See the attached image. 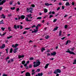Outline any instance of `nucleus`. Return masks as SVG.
<instances>
[{"label":"nucleus","mask_w":76,"mask_h":76,"mask_svg":"<svg viewBox=\"0 0 76 76\" xmlns=\"http://www.w3.org/2000/svg\"><path fill=\"white\" fill-rule=\"evenodd\" d=\"M70 49H68L67 51H66V53H69V54H73L74 55H75V53H74V52L72 51H71L69 50Z\"/></svg>","instance_id":"4"},{"label":"nucleus","mask_w":76,"mask_h":76,"mask_svg":"<svg viewBox=\"0 0 76 76\" xmlns=\"http://www.w3.org/2000/svg\"><path fill=\"white\" fill-rule=\"evenodd\" d=\"M11 15H12L11 14H10L8 15V16L9 17H10V16H11Z\"/></svg>","instance_id":"51"},{"label":"nucleus","mask_w":76,"mask_h":76,"mask_svg":"<svg viewBox=\"0 0 76 76\" xmlns=\"http://www.w3.org/2000/svg\"><path fill=\"white\" fill-rule=\"evenodd\" d=\"M18 50V48H15L14 50H13V52L14 53H17V50Z\"/></svg>","instance_id":"10"},{"label":"nucleus","mask_w":76,"mask_h":76,"mask_svg":"<svg viewBox=\"0 0 76 76\" xmlns=\"http://www.w3.org/2000/svg\"><path fill=\"white\" fill-rule=\"evenodd\" d=\"M29 68H32V65L31 64L29 65Z\"/></svg>","instance_id":"34"},{"label":"nucleus","mask_w":76,"mask_h":76,"mask_svg":"<svg viewBox=\"0 0 76 76\" xmlns=\"http://www.w3.org/2000/svg\"><path fill=\"white\" fill-rule=\"evenodd\" d=\"M6 53H7H7H8V49H7L6 50Z\"/></svg>","instance_id":"58"},{"label":"nucleus","mask_w":76,"mask_h":76,"mask_svg":"<svg viewBox=\"0 0 76 76\" xmlns=\"http://www.w3.org/2000/svg\"><path fill=\"white\" fill-rule=\"evenodd\" d=\"M11 10H14L15 9V7H11Z\"/></svg>","instance_id":"43"},{"label":"nucleus","mask_w":76,"mask_h":76,"mask_svg":"<svg viewBox=\"0 0 76 76\" xmlns=\"http://www.w3.org/2000/svg\"><path fill=\"white\" fill-rule=\"evenodd\" d=\"M25 63H26L25 61H23L21 63L22 64H25Z\"/></svg>","instance_id":"24"},{"label":"nucleus","mask_w":76,"mask_h":76,"mask_svg":"<svg viewBox=\"0 0 76 76\" xmlns=\"http://www.w3.org/2000/svg\"><path fill=\"white\" fill-rule=\"evenodd\" d=\"M73 64H76V59L74 60V62L73 63Z\"/></svg>","instance_id":"33"},{"label":"nucleus","mask_w":76,"mask_h":76,"mask_svg":"<svg viewBox=\"0 0 76 76\" xmlns=\"http://www.w3.org/2000/svg\"><path fill=\"white\" fill-rule=\"evenodd\" d=\"M6 1V0H4L2 1L1 2H0V6L1 5H3L4 3H5Z\"/></svg>","instance_id":"8"},{"label":"nucleus","mask_w":76,"mask_h":76,"mask_svg":"<svg viewBox=\"0 0 76 76\" xmlns=\"http://www.w3.org/2000/svg\"><path fill=\"white\" fill-rule=\"evenodd\" d=\"M14 1H10V5H12V4H13V2Z\"/></svg>","instance_id":"23"},{"label":"nucleus","mask_w":76,"mask_h":76,"mask_svg":"<svg viewBox=\"0 0 76 76\" xmlns=\"http://www.w3.org/2000/svg\"><path fill=\"white\" fill-rule=\"evenodd\" d=\"M57 19H54V20L53 21V22H56L57 21Z\"/></svg>","instance_id":"40"},{"label":"nucleus","mask_w":76,"mask_h":76,"mask_svg":"<svg viewBox=\"0 0 76 76\" xmlns=\"http://www.w3.org/2000/svg\"><path fill=\"white\" fill-rule=\"evenodd\" d=\"M10 58H9V57H7L6 59V60H7H7H8V59H9Z\"/></svg>","instance_id":"46"},{"label":"nucleus","mask_w":76,"mask_h":76,"mask_svg":"<svg viewBox=\"0 0 76 76\" xmlns=\"http://www.w3.org/2000/svg\"><path fill=\"white\" fill-rule=\"evenodd\" d=\"M52 17H53V15H50L49 16V18H52Z\"/></svg>","instance_id":"44"},{"label":"nucleus","mask_w":76,"mask_h":76,"mask_svg":"<svg viewBox=\"0 0 76 76\" xmlns=\"http://www.w3.org/2000/svg\"><path fill=\"white\" fill-rule=\"evenodd\" d=\"M14 28L16 29H17V26L16 25H14Z\"/></svg>","instance_id":"26"},{"label":"nucleus","mask_w":76,"mask_h":76,"mask_svg":"<svg viewBox=\"0 0 76 76\" xmlns=\"http://www.w3.org/2000/svg\"><path fill=\"white\" fill-rule=\"evenodd\" d=\"M58 28V27H56V28H55L53 30L54 31H56V30H57V29Z\"/></svg>","instance_id":"21"},{"label":"nucleus","mask_w":76,"mask_h":76,"mask_svg":"<svg viewBox=\"0 0 76 76\" xmlns=\"http://www.w3.org/2000/svg\"><path fill=\"white\" fill-rule=\"evenodd\" d=\"M65 38L66 37H62V38H61V39H62V40H63V39H65Z\"/></svg>","instance_id":"50"},{"label":"nucleus","mask_w":76,"mask_h":76,"mask_svg":"<svg viewBox=\"0 0 76 76\" xmlns=\"http://www.w3.org/2000/svg\"><path fill=\"white\" fill-rule=\"evenodd\" d=\"M37 19H42V18L41 17H37Z\"/></svg>","instance_id":"30"},{"label":"nucleus","mask_w":76,"mask_h":76,"mask_svg":"<svg viewBox=\"0 0 76 76\" xmlns=\"http://www.w3.org/2000/svg\"><path fill=\"white\" fill-rule=\"evenodd\" d=\"M1 29L3 31H4V29H5V28H3V27H2L1 28Z\"/></svg>","instance_id":"37"},{"label":"nucleus","mask_w":76,"mask_h":76,"mask_svg":"<svg viewBox=\"0 0 76 76\" xmlns=\"http://www.w3.org/2000/svg\"><path fill=\"white\" fill-rule=\"evenodd\" d=\"M12 51H13V48H11L10 50V53H12Z\"/></svg>","instance_id":"29"},{"label":"nucleus","mask_w":76,"mask_h":76,"mask_svg":"<svg viewBox=\"0 0 76 76\" xmlns=\"http://www.w3.org/2000/svg\"><path fill=\"white\" fill-rule=\"evenodd\" d=\"M25 16L24 15H22L20 17V18L21 19H25Z\"/></svg>","instance_id":"14"},{"label":"nucleus","mask_w":76,"mask_h":76,"mask_svg":"<svg viewBox=\"0 0 76 76\" xmlns=\"http://www.w3.org/2000/svg\"><path fill=\"white\" fill-rule=\"evenodd\" d=\"M34 32L35 33H36L38 32V30H37H37L34 29Z\"/></svg>","instance_id":"35"},{"label":"nucleus","mask_w":76,"mask_h":76,"mask_svg":"<svg viewBox=\"0 0 76 76\" xmlns=\"http://www.w3.org/2000/svg\"><path fill=\"white\" fill-rule=\"evenodd\" d=\"M27 64L26 63L24 65V66L25 67H26V66H27Z\"/></svg>","instance_id":"60"},{"label":"nucleus","mask_w":76,"mask_h":76,"mask_svg":"<svg viewBox=\"0 0 76 76\" xmlns=\"http://www.w3.org/2000/svg\"><path fill=\"white\" fill-rule=\"evenodd\" d=\"M60 9V7H59L57 8V9H56L57 10H59Z\"/></svg>","instance_id":"52"},{"label":"nucleus","mask_w":76,"mask_h":76,"mask_svg":"<svg viewBox=\"0 0 76 76\" xmlns=\"http://www.w3.org/2000/svg\"><path fill=\"white\" fill-rule=\"evenodd\" d=\"M45 38H46V39H48V38H50V37L47 35H46V36L45 37Z\"/></svg>","instance_id":"22"},{"label":"nucleus","mask_w":76,"mask_h":76,"mask_svg":"<svg viewBox=\"0 0 76 76\" xmlns=\"http://www.w3.org/2000/svg\"><path fill=\"white\" fill-rule=\"evenodd\" d=\"M17 3L18 4V5H20V2L19 1Z\"/></svg>","instance_id":"62"},{"label":"nucleus","mask_w":76,"mask_h":76,"mask_svg":"<svg viewBox=\"0 0 76 76\" xmlns=\"http://www.w3.org/2000/svg\"><path fill=\"white\" fill-rule=\"evenodd\" d=\"M1 18H3L4 19L6 18V16L4 15L3 14H2L1 15Z\"/></svg>","instance_id":"11"},{"label":"nucleus","mask_w":76,"mask_h":76,"mask_svg":"<svg viewBox=\"0 0 76 76\" xmlns=\"http://www.w3.org/2000/svg\"><path fill=\"white\" fill-rule=\"evenodd\" d=\"M37 72H39L40 71V69H37Z\"/></svg>","instance_id":"53"},{"label":"nucleus","mask_w":76,"mask_h":76,"mask_svg":"<svg viewBox=\"0 0 76 76\" xmlns=\"http://www.w3.org/2000/svg\"><path fill=\"white\" fill-rule=\"evenodd\" d=\"M2 9H3V7H0V11Z\"/></svg>","instance_id":"57"},{"label":"nucleus","mask_w":76,"mask_h":76,"mask_svg":"<svg viewBox=\"0 0 76 76\" xmlns=\"http://www.w3.org/2000/svg\"><path fill=\"white\" fill-rule=\"evenodd\" d=\"M66 5L67 6H70L69 2H67L66 3Z\"/></svg>","instance_id":"20"},{"label":"nucleus","mask_w":76,"mask_h":76,"mask_svg":"<svg viewBox=\"0 0 76 76\" xmlns=\"http://www.w3.org/2000/svg\"><path fill=\"white\" fill-rule=\"evenodd\" d=\"M75 48H72V49H71V51H73V50H75Z\"/></svg>","instance_id":"49"},{"label":"nucleus","mask_w":76,"mask_h":76,"mask_svg":"<svg viewBox=\"0 0 76 76\" xmlns=\"http://www.w3.org/2000/svg\"><path fill=\"white\" fill-rule=\"evenodd\" d=\"M37 26H38V27L39 26H41V24H38L37 25Z\"/></svg>","instance_id":"61"},{"label":"nucleus","mask_w":76,"mask_h":76,"mask_svg":"<svg viewBox=\"0 0 76 76\" xmlns=\"http://www.w3.org/2000/svg\"><path fill=\"white\" fill-rule=\"evenodd\" d=\"M43 75V73H39L38 74V76H42Z\"/></svg>","instance_id":"17"},{"label":"nucleus","mask_w":76,"mask_h":76,"mask_svg":"<svg viewBox=\"0 0 76 76\" xmlns=\"http://www.w3.org/2000/svg\"><path fill=\"white\" fill-rule=\"evenodd\" d=\"M30 60H34V58L31 57L29 58Z\"/></svg>","instance_id":"38"},{"label":"nucleus","mask_w":76,"mask_h":76,"mask_svg":"<svg viewBox=\"0 0 76 76\" xmlns=\"http://www.w3.org/2000/svg\"><path fill=\"white\" fill-rule=\"evenodd\" d=\"M2 76H7V75L6 74H3Z\"/></svg>","instance_id":"47"},{"label":"nucleus","mask_w":76,"mask_h":76,"mask_svg":"<svg viewBox=\"0 0 76 76\" xmlns=\"http://www.w3.org/2000/svg\"><path fill=\"white\" fill-rule=\"evenodd\" d=\"M67 25H65V27H64V28L65 29H66V28H67Z\"/></svg>","instance_id":"45"},{"label":"nucleus","mask_w":76,"mask_h":76,"mask_svg":"<svg viewBox=\"0 0 76 76\" xmlns=\"http://www.w3.org/2000/svg\"><path fill=\"white\" fill-rule=\"evenodd\" d=\"M27 33V31H25L23 33V34H25Z\"/></svg>","instance_id":"41"},{"label":"nucleus","mask_w":76,"mask_h":76,"mask_svg":"<svg viewBox=\"0 0 76 76\" xmlns=\"http://www.w3.org/2000/svg\"><path fill=\"white\" fill-rule=\"evenodd\" d=\"M56 52H53L52 53H51L50 54V56H55L56 55Z\"/></svg>","instance_id":"6"},{"label":"nucleus","mask_w":76,"mask_h":76,"mask_svg":"<svg viewBox=\"0 0 76 76\" xmlns=\"http://www.w3.org/2000/svg\"><path fill=\"white\" fill-rule=\"evenodd\" d=\"M35 27H36L35 25H33L32 26H31V28H35Z\"/></svg>","instance_id":"54"},{"label":"nucleus","mask_w":76,"mask_h":76,"mask_svg":"<svg viewBox=\"0 0 76 76\" xmlns=\"http://www.w3.org/2000/svg\"><path fill=\"white\" fill-rule=\"evenodd\" d=\"M47 56H51V54H50L49 53H48L47 54Z\"/></svg>","instance_id":"48"},{"label":"nucleus","mask_w":76,"mask_h":76,"mask_svg":"<svg viewBox=\"0 0 76 76\" xmlns=\"http://www.w3.org/2000/svg\"><path fill=\"white\" fill-rule=\"evenodd\" d=\"M39 28V27H38L37 26L36 27V29H38Z\"/></svg>","instance_id":"55"},{"label":"nucleus","mask_w":76,"mask_h":76,"mask_svg":"<svg viewBox=\"0 0 76 76\" xmlns=\"http://www.w3.org/2000/svg\"><path fill=\"white\" fill-rule=\"evenodd\" d=\"M69 44V40H68L66 41V42L65 44L66 45H67V44Z\"/></svg>","instance_id":"31"},{"label":"nucleus","mask_w":76,"mask_h":76,"mask_svg":"<svg viewBox=\"0 0 76 76\" xmlns=\"http://www.w3.org/2000/svg\"><path fill=\"white\" fill-rule=\"evenodd\" d=\"M6 34V32L4 33L3 34H1V36H4Z\"/></svg>","instance_id":"36"},{"label":"nucleus","mask_w":76,"mask_h":76,"mask_svg":"<svg viewBox=\"0 0 76 76\" xmlns=\"http://www.w3.org/2000/svg\"><path fill=\"white\" fill-rule=\"evenodd\" d=\"M31 29V27H29V28H25V29L26 30H28V29Z\"/></svg>","instance_id":"39"},{"label":"nucleus","mask_w":76,"mask_h":76,"mask_svg":"<svg viewBox=\"0 0 76 76\" xmlns=\"http://www.w3.org/2000/svg\"><path fill=\"white\" fill-rule=\"evenodd\" d=\"M61 70L58 69H57L55 70L54 72V73H55V74H57V73H61Z\"/></svg>","instance_id":"3"},{"label":"nucleus","mask_w":76,"mask_h":76,"mask_svg":"<svg viewBox=\"0 0 76 76\" xmlns=\"http://www.w3.org/2000/svg\"><path fill=\"white\" fill-rule=\"evenodd\" d=\"M8 29L10 31H12V30H11V28L10 27H9L8 28Z\"/></svg>","instance_id":"27"},{"label":"nucleus","mask_w":76,"mask_h":76,"mask_svg":"<svg viewBox=\"0 0 76 76\" xmlns=\"http://www.w3.org/2000/svg\"><path fill=\"white\" fill-rule=\"evenodd\" d=\"M49 66V64H46L45 66V69H47L48 68V66Z\"/></svg>","instance_id":"19"},{"label":"nucleus","mask_w":76,"mask_h":76,"mask_svg":"<svg viewBox=\"0 0 76 76\" xmlns=\"http://www.w3.org/2000/svg\"><path fill=\"white\" fill-rule=\"evenodd\" d=\"M27 17L29 18L30 19H32V15L30 14L26 15Z\"/></svg>","instance_id":"9"},{"label":"nucleus","mask_w":76,"mask_h":76,"mask_svg":"<svg viewBox=\"0 0 76 76\" xmlns=\"http://www.w3.org/2000/svg\"><path fill=\"white\" fill-rule=\"evenodd\" d=\"M68 16V15H66L64 16V18H66L67 17V16Z\"/></svg>","instance_id":"63"},{"label":"nucleus","mask_w":76,"mask_h":76,"mask_svg":"<svg viewBox=\"0 0 76 76\" xmlns=\"http://www.w3.org/2000/svg\"><path fill=\"white\" fill-rule=\"evenodd\" d=\"M45 50V48H42L41 49L42 52H43V51Z\"/></svg>","instance_id":"32"},{"label":"nucleus","mask_w":76,"mask_h":76,"mask_svg":"<svg viewBox=\"0 0 76 76\" xmlns=\"http://www.w3.org/2000/svg\"><path fill=\"white\" fill-rule=\"evenodd\" d=\"M36 64H34V65L33 66L34 67H37L38 66H39L41 64V62L39 61V60L38 59L37 60V61L36 62Z\"/></svg>","instance_id":"1"},{"label":"nucleus","mask_w":76,"mask_h":76,"mask_svg":"<svg viewBox=\"0 0 76 76\" xmlns=\"http://www.w3.org/2000/svg\"><path fill=\"white\" fill-rule=\"evenodd\" d=\"M62 32V31H59V36H61V34Z\"/></svg>","instance_id":"28"},{"label":"nucleus","mask_w":76,"mask_h":76,"mask_svg":"<svg viewBox=\"0 0 76 76\" xmlns=\"http://www.w3.org/2000/svg\"><path fill=\"white\" fill-rule=\"evenodd\" d=\"M25 19L26 21L27 22H31V21H32V20L28 19V18L27 17Z\"/></svg>","instance_id":"7"},{"label":"nucleus","mask_w":76,"mask_h":76,"mask_svg":"<svg viewBox=\"0 0 76 76\" xmlns=\"http://www.w3.org/2000/svg\"><path fill=\"white\" fill-rule=\"evenodd\" d=\"M31 75L29 72H26V76H30Z\"/></svg>","instance_id":"16"},{"label":"nucleus","mask_w":76,"mask_h":76,"mask_svg":"<svg viewBox=\"0 0 76 76\" xmlns=\"http://www.w3.org/2000/svg\"><path fill=\"white\" fill-rule=\"evenodd\" d=\"M32 7H35V5L34 4L31 5Z\"/></svg>","instance_id":"56"},{"label":"nucleus","mask_w":76,"mask_h":76,"mask_svg":"<svg viewBox=\"0 0 76 76\" xmlns=\"http://www.w3.org/2000/svg\"><path fill=\"white\" fill-rule=\"evenodd\" d=\"M20 29H22L23 28V26H22L21 25H20Z\"/></svg>","instance_id":"42"},{"label":"nucleus","mask_w":76,"mask_h":76,"mask_svg":"<svg viewBox=\"0 0 76 76\" xmlns=\"http://www.w3.org/2000/svg\"><path fill=\"white\" fill-rule=\"evenodd\" d=\"M19 45L18 44H16L15 45L13 44L12 45V47L13 48H16V47H18Z\"/></svg>","instance_id":"5"},{"label":"nucleus","mask_w":76,"mask_h":76,"mask_svg":"<svg viewBox=\"0 0 76 76\" xmlns=\"http://www.w3.org/2000/svg\"><path fill=\"white\" fill-rule=\"evenodd\" d=\"M18 57L19 58H23V57H24V55H19Z\"/></svg>","instance_id":"15"},{"label":"nucleus","mask_w":76,"mask_h":76,"mask_svg":"<svg viewBox=\"0 0 76 76\" xmlns=\"http://www.w3.org/2000/svg\"><path fill=\"white\" fill-rule=\"evenodd\" d=\"M4 23H3V20H2L1 21H0V24H3Z\"/></svg>","instance_id":"25"},{"label":"nucleus","mask_w":76,"mask_h":76,"mask_svg":"<svg viewBox=\"0 0 76 76\" xmlns=\"http://www.w3.org/2000/svg\"><path fill=\"white\" fill-rule=\"evenodd\" d=\"M5 47H6V45H5V44H4L2 45V46H1V49H3Z\"/></svg>","instance_id":"13"},{"label":"nucleus","mask_w":76,"mask_h":76,"mask_svg":"<svg viewBox=\"0 0 76 76\" xmlns=\"http://www.w3.org/2000/svg\"><path fill=\"white\" fill-rule=\"evenodd\" d=\"M45 5L46 6H49L52 5V4H49L48 3H46L45 4Z\"/></svg>","instance_id":"12"},{"label":"nucleus","mask_w":76,"mask_h":76,"mask_svg":"<svg viewBox=\"0 0 76 76\" xmlns=\"http://www.w3.org/2000/svg\"><path fill=\"white\" fill-rule=\"evenodd\" d=\"M32 11H33V8L31 7L29 9L28 8L27 9V12L28 13L31 12V13H32Z\"/></svg>","instance_id":"2"},{"label":"nucleus","mask_w":76,"mask_h":76,"mask_svg":"<svg viewBox=\"0 0 76 76\" xmlns=\"http://www.w3.org/2000/svg\"><path fill=\"white\" fill-rule=\"evenodd\" d=\"M12 36H10L9 37H7V39H9L10 38H12Z\"/></svg>","instance_id":"59"},{"label":"nucleus","mask_w":76,"mask_h":76,"mask_svg":"<svg viewBox=\"0 0 76 76\" xmlns=\"http://www.w3.org/2000/svg\"><path fill=\"white\" fill-rule=\"evenodd\" d=\"M44 13H47L48 12V10H47V9L45 8L44 9Z\"/></svg>","instance_id":"18"},{"label":"nucleus","mask_w":76,"mask_h":76,"mask_svg":"<svg viewBox=\"0 0 76 76\" xmlns=\"http://www.w3.org/2000/svg\"><path fill=\"white\" fill-rule=\"evenodd\" d=\"M61 4H62V3H61L60 2L59 3V5L61 6Z\"/></svg>","instance_id":"64"}]
</instances>
